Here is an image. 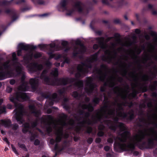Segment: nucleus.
Listing matches in <instances>:
<instances>
[{"label": "nucleus", "mask_w": 157, "mask_h": 157, "mask_svg": "<svg viewBox=\"0 0 157 157\" xmlns=\"http://www.w3.org/2000/svg\"><path fill=\"white\" fill-rule=\"evenodd\" d=\"M89 101V98H86L85 102L80 103L79 108H81L82 110H79V112L81 114L84 115L85 117L82 122L81 125L84 126L85 124H92L94 123L98 120H100L104 117H112L113 121L112 122L108 120L105 121L109 127L113 130H115L117 127H118L121 131H126V128L124 125L122 123L117 122L118 118L117 117H124L128 115L121 111L122 109V106L125 105L124 103H119L117 101L112 103H107L105 104L104 105L101 109L97 111L95 115L92 116V121L87 120V117L90 114L89 113H84L83 110L87 109L89 111L93 110V107L90 104L87 105L86 103Z\"/></svg>", "instance_id": "f257e3e1"}, {"label": "nucleus", "mask_w": 157, "mask_h": 157, "mask_svg": "<svg viewBox=\"0 0 157 157\" xmlns=\"http://www.w3.org/2000/svg\"><path fill=\"white\" fill-rule=\"evenodd\" d=\"M145 136L147 138L149 143L151 144L153 140H157V130L153 128L139 130L132 137H130L128 131H124L116 138L114 144V149L117 151H119L120 150H132L135 144Z\"/></svg>", "instance_id": "f03ea898"}, {"label": "nucleus", "mask_w": 157, "mask_h": 157, "mask_svg": "<svg viewBox=\"0 0 157 157\" xmlns=\"http://www.w3.org/2000/svg\"><path fill=\"white\" fill-rule=\"evenodd\" d=\"M97 42L101 48L105 49V56H104L102 59L109 63L115 60L117 54L118 52H121L123 50L122 48L116 49L115 48L117 44H119L122 46H129L131 45V41L129 40L122 42L118 38H115L114 42L111 43L110 46H108L104 42L103 38L97 39Z\"/></svg>", "instance_id": "7ed1b4c3"}, {"label": "nucleus", "mask_w": 157, "mask_h": 157, "mask_svg": "<svg viewBox=\"0 0 157 157\" xmlns=\"http://www.w3.org/2000/svg\"><path fill=\"white\" fill-rule=\"evenodd\" d=\"M28 87L25 83H23L18 88V92L14 94L13 97L11 96L10 99L13 102L16 107V109L14 112H15V118L17 121L20 124H22L24 121L22 118L24 114L23 110V106L20 103H17L16 101H23L29 99V97L26 94L22 91H25L27 90Z\"/></svg>", "instance_id": "20e7f679"}, {"label": "nucleus", "mask_w": 157, "mask_h": 157, "mask_svg": "<svg viewBox=\"0 0 157 157\" xmlns=\"http://www.w3.org/2000/svg\"><path fill=\"white\" fill-rule=\"evenodd\" d=\"M48 117L51 120V122L49 124L47 130L48 132H50L52 130V128L54 129L56 135V140L53 139L50 140L51 144H54L55 142L56 143L60 141L63 136V127L67 124L72 125L74 123L73 120L71 119L69 121L67 124L66 123L67 116L65 114H62L60 118L55 121H53L50 116Z\"/></svg>", "instance_id": "39448f33"}, {"label": "nucleus", "mask_w": 157, "mask_h": 157, "mask_svg": "<svg viewBox=\"0 0 157 157\" xmlns=\"http://www.w3.org/2000/svg\"><path fill=\"white\" fill-rule=\"evenodd\" d=\"M151 35L153 37L152 43H148L147 45V52L145 53L144 63H148V66H151L154 60H157V33L151 31Z\"/></svg>", "instance_id": "423d86ee"}, {"label": "nucleus", "mask_w": 157, "mask_h": 157, "mask_svg": "<svg viewBox=\"0 0 157 157\" xmlns=\"http://www.w3.org/2000/svg\"><path fill=\"white\" fill-rule=\"evenodd\" d=\"M107 68L106 66L102 65L101 68L99 69L96 70L95 72L97 74V77L102 81L105 80L106 81L104 83V85L101 88V91H105V86H108L110 87L113 86L116 83L117 81H121L116 76L114 75H109V73H107Z\"/></svg>", "instance_id": "0eeeda50"}, {"label": "nucleus", "mask_w": 157, "mask_h": 157, "mask_svg": "<svg viewBox=\"0 0 157 157\" xmlns=\"http://www.w3.org/2000/svg\"><path fill=\"white\" fill-rule=\"evenodd\" d=\"M97 53L95 54L87 59L84 63H82L78 65L77 69L78 72L75 75L76 78L82 77L85 74L88 72V69L91 67L90 63L97 60Z\"/></svg>", "instance_id": "6e6552de"}, {"label": "nucleus", "mask_w": 157, "mask_h": 157, "mask_svg": "<svg viewBox=\"0 0 157 157\" xmlns=\"http://www.w3.org/2000/svg\"><path fill=\"white\" fill-rule=\"evenodd\" d=\"M10 68L9 61L4 62L2 65L0 66V77L4 78L6 75L7 77L13 76V74L10 73L9 71V69Z\"/></svg>", "instance_id": "1a4fd4ad"}, {"label": "nucleus", "mask_w": 157, "mask_h": 157, "mask_svg": "<svg viewBox=\"0 0 157 157\" xmlns=\"http://www.w3.org/2000/svg\"><path fill=\"white\" fill-rule=\"evenodd\" d=\"M128 59L127 56H123L116 63V64L118 65L121 69L120 73L123 76H125L128 72L127 64L126 63Z\"/></svg>", "instance_id": "9d476101"}, {"label": "nucleus", "mask_w": 157, "mask_h": 157, "mask_svg": "<svg viewBox=\"0 0 157 157\" xmlns=\"http://www.w3.org/2000/svg\"><path fill=\"white\" fill-rule=\"evenodd\" d=\"M37 124V121H35L32 124V126L30 127L29 124L28 123H25L24 125V128L22 130V132L23 133H26L27 132H29L32 133V136L30 137V140H34L36 137L37 136V135L35 132H32L33 128L35 127Z\"/></svg>", "instance_id": "9b49d317"}, {"label": "nucleus", "mask_w": 157, "mask_h": 157, "mask_svg": "<svg viewBox=\"0 0 157 157\" xmlns=\"http://www.w3.org/2000/svg\"><path fill=\"white\" fill-rule=\"evenodd\" d=\"M59 82V84L65 85L69 82H75V85L78 88L82 86L83 82L81 81L77 80L76 79L72 78H62L58 80Z\"/></svg>", "instance_id": "f8f14e48"}, {"label": "nucleus", "mask_w": 157, "mask_h": 157, "mask_svg": "<svg viewBox=\"0 0 157 157\" xmlns=\"http://www.w3.org/2000/svg\"><path fill=\"white\" fill-rule=\"evenodd\" d=\"M129 89L128 86L121 88L119 87H117L114 89V91L122 99H124L128 95Z\"/></svg>", "instance_id": "ddd939ff"}, {"label": "nucleus", "mask_w": 157, "mask_h": 157, "mask_svg": "<svg viewBox=\"0 0 157 157\" xmlns=\"http://www.w3.org/2000/svg\"><path fill=\"white\" fill-rule=\"evenodd\" d=\"M92 78H88L87 79L85 90L88 94L92 93L93 90H96L95 85L92 83Z\"/></svg>", "instance_id": "4468645a"}, {"label": "nucleus", "mask_w": 157, "mask_h": 157, "mask_svg": "<svg viewBox=\"0 0 157 157\" xmlns=\"http://www.w3.org/2000/svg\"><path fill=\"white\" fill-rule=\"evenodd\" d=\"M48 71L46 70H44L42 72L40 76V78L45 83L48 85H55V83L51 80L46 75Z\"/></svg>", "instance_id": "2eb2a0df"}, {"label": "nucleus", "mask_w": 157, "mask_h": 157, "mask_svg": "<svg viewBox=\"0 0 157 157\" xmlns=\"http://www.w3.org/2000/svg\"><path fill=\"white\" fill-rule=\"evenodd\" d=\"M141 52V50L139 48L135 47L134 49H130L127 52V56H130L133 59H136L137 58V56L136 53L138 54Z\"/></svg>", "instance_id": "dca6fc26"}, {"label": "nucleus", "mask_w": 157, "mask_h": 157, "mask_svg": "<svg viewBox=\"0 0 157 157\" xmlns=\"http://www.w3.org/2000/svg\"><path fill=\"white\" fill-rule=\"evenodd\" d=\"M12 56L13 61H12V63H10V61L9 60H8L9 61V64H10V68L9 69V71L10 72V71H11L13 69L16 68L18 67V65H17L18 63L20 64L16 60V55L15 52L13 53Z\"/></svg>", "instance_id": "f3484780"}, {"label": "nucleus", "mask_w": 157, "mask_h": 157, "mask_svg": "<svg viewBox=\"0 0 157 157\" xmlns=\"http://www.w3.org/2000/svg\"><path fill=\"white\" fill-rule=\"evenodd\" d=\"M28 69L32 71H34L37 70H40L43 68V66L41 64H38L37 63H31L27 66Z\"/></svg>", "instance_id": "a211bd4d"}, {"label": "nucleus", "mask_w": 157, "mask_h": 157, "mask_svg": "<svg viewBox=\"0 0 157 157\" xmlns=\"http://www.w3.org/2000/svg\"><path fill=\"white\" fill-rule=\"evenodd\" d=\"M76 45H79L80 46V51L76 53V49H75L73 52V55L74 56H76L78 53H82L85 52L86 51V48L85 47L81 44V41L79 40H77L75 41Z\"/></svg>", "instance_id": "6ab92c4d"}, {"label": "nucleus", "mask_w": 157, "mask_h": 157, "mask_svg": "<svg viewBox=\"0 0 157 157\" xmlns=\"http://www.w3.org/2000/svg\"><path fill=\"white\" fill-rule=\"evenodd\" d=\"M17 65H18V67H16L14 69H15L16 71L18 74H21L22 76L21 78V80L23 81L25 79V75L24 72L23 71V68L21 64H17Z\"/></svg>", "instance_id": "aec40b11"}, {"label": "nucleus", "mask_w": 157, "mask_h": 157, "mask_svg": "<svg viewBox=\"0 0 157 157\" xmlns=\"http://www.w3.org/2000/svg\"><path fill=\"white\" fill-rule=\"evenodd\" d=\"M34 102L33 103V104L29 105V108L31 113H33L36 117H38L40 114V112L39 110H36L34 105Z\"/></svg>", "instance_id": "412c9836"}, {"label": "nucleus", "mask_w": 157, "mask_h": 157, "mask_svg": "<svg viewBox=\"0 0 157 157\" xmlns=\"http://www.w3.org/2000/svg\"><path fill=\"white\" fill-rule=\"evenodd\" d=\"M73 7L75 10H77L79 12H81L83 9V5L81 2H77L75 4Z\"/></svg>", "instance_id": "4be33fe9"}, {"label": "nucleus", "mask_w": 157, "mask_h": 157, "mask_svg": "<svg viewBox=\"0 0 157 157\" xmlns=\"http://www.w3.org/2000/svg\"><path fill=\"white\" fill-rule=\"evenodd\" d=\"M38 78H31L30 79L29 82L33 89H35L38 82Z\"/></svg>", "instance_id": "5701e85b"}, {"label": "nucleus", "mask_w": 157, "mask_h": 157, "mask_svg": "<svg viewBox=\"0 0 157 157\" xmlns=\"http://www.w3.org/2000/svg\"><path fill=\"white\" fill-rule=\"evenodd\" d=\"M57 94L55 93L52 94V98L50 99H48L46 102V104H48L49 105H52L53 104V101H54L55 99L56 98Z\"/></svg>", "instance_id": "b1692460"}, {"label": "nucleus", "mask_w": 157, "mask_h": 157, "mask_svg": "<svg viewBox=\"0 0 157 157\" xmlns=\"http://www.w3.org/2000/svg\"><path fill=\"white\" fill-rule=\"evenodd\" d=\"M33 57V53L30 52L29 54L26 55L24 59L25 62L28 63L31 61Z\"/></svg>", "instance_id": "393cba45"}, {"label": "nucleus", "mask_w": 157, "mask_h": 157, "mask_svg": "<svg viewBox=\"0 0 157 157\" xmlns=\"http://www.w3.org/2000/svg\"><path fill=\"white\" fill-rule=\"evenodd\" d=\"M19 48L21 50H28L31 48L29 45L25 44H20L18 45Z\"/></svg>", "instance_id": "a878e982"}, {"label": "nucleus", "mask_w": 157, "mask_h": 157, "mask_svg": "<svg viewBox=\"0 0 157 157\" xmlns=\"http://www.w3.org/2000/svg\"><path fill=\"white\" fill-rule=\"evenodd\" d=\"M2 124L5 127L8 128L11 125V122L10 120L2 121Z\"/></svg>", "instance_id": "bb28decb"}, {"label": "nucleus", "mask_w": 157, "mask_h": 157, "mask_svg": "<svg viewBox=\"0 0 157 157\" xmlns=\"http://www.w3.org/2000/svg\"><path fill=\"white\" fill-rule=\"evenodd\" d=\"M136 79H137L139 78V77H138L137 76H136ZM140 78H141L142 80L144 81L147 80L149 79L148 76L147 75H141Z\"/></svg>", "instance_id": "cd10ccee"}, {"label": "nucleus", "mask_w": 157, "mask_h": 157, "mask_svg": "<svg viewBox=\"0 0 157 157\" xmlns=\"http://www.w3.org/2000/svg\"><path fill=\"white\" fill-rule=\"evenodd\" d=\"M103 3L108 5H110L114 0H101Z\"/></svg>", "instance_id": "c85d7f7f"}, {"label": "nucleus", "mask_w": 157, "mask_h": 157, "mask_svg": "<svg viewBox=\"0 0 157 157\" xmlns=\"http://www.w3.org/2000/svg\"><path fill=\"white\" fill-rule=\"evenodd\" d=\"M51 74L55 77L57 76L58 74L57 69H54L51 72Z\"/></svg>", "instance_id": "c756f323"}, {"label": "nucleus", "mask_w": 157, "mask_h": 157, "mask_svg": "<svg viewBox=\"0 0 157 157\" xmlns=\"http://www.w3.org/2000/svg\"><path fill=\"white\" fill-rule=\"evenodd\" d=\"M67 4V2L66 0H63L60 3L61 7L63 8H65Z\"/></svg>", "instance_id": "7c9ffc66"}, {"label": "nucleus", "mask_w": 157, "mask_h": 157, "mask_svg": "<svg viewBox=\"0 0 157 157\" xmlns=\"http://www.w3.org/2000/svg\"><path fill=\"white\" fill-rule=\"evenodd\" d=\"M157 86V82L155 81L153 84L150 86V88L152 90H155V87Z\"/></svg>", "instance_id": "2f4dec72"}, {"label": "nucleus", "mask_w": 157, "mask_h": 157, "mask_svg": "<svg viewBox=\"0 0 157 157\" xmlns=\"http://www.w3.org/2000/svg\"><path fill=\"white\" fill-rule=\"evenodd\" d=\"M72 96L77 99L79 98L80 96L78 94V93L76 91H75L73 92Z\"/></svg>", "instance_id": "473e14b6"}, {"label": "nucleus", "mask_w": 157, "mask_h": 157, "mask_svg": "<svg viewBox=\"0 0 157 157\" xmlns=\"http://www.w3.org/2000/svg\"><path fill=\"white\" fill-rule=\"evenodd\" d=\"M6 112V107L4 106L3 107H0V114L1 113Z\"/></svg>", "instance_id": "72a5a7b5"}, {"label": "nucleus", "mask_w": 157, "mask_h": 157, "mask_svg": "<svg viewBox=\"0 0 157 157\" xmlns=\"http://www.w3.org/2000/svg\"><path fill=\"white\" fill-rule=\"evenodd\" d=\"M18 146L24 149L25 151H27L25 146L24 144H19Z\"/></svg>", "instance_id": "f704fd0d"}, {"label": "nucleus", "mask_w": 157, "mask_h": 157, "mask_svg": "<svg viewBox=\"0 0 157 157\" xmlns=\"http://www.w3.org/2000/svg\"><path fill=\"white\" fill-rule=\"evenodd\" d=\"M11 147H12L13 151L16 154L18 155V153L17 151L16 150L15 147H14V146H13V144H12L11 145Z\"/></svg>", "instance_id": "c9c22d12"}, {"label": "nucleus", "mask_w": 157, "mask_h": 157, "mask_svg": "<svg viewBox=\"0 0 157 157\" xmlns=\"http://www.w3.org/2000/svg\"><path fill=\"white\" fill-rule=\"evenodd\" d=\"M74 11V10H72L71 11H68L66 13V15H67V16H71L72 14Z\"/></svg>", "instance_id": "e433bc0d"}, {"label": "nucleus", "mask_w": 157, "mask_h": 157, "mask_svg": "<svg viewBox=\"0 0 157 157\" xmlns=\"http://www.w3.org/2000/svg\"><path fill=\"white\" fill-rule=\"evenodd\" d=\"M129 113V117L131 119H132L134 117V114H133V111L131 110V111H130Z\"/></svg>", "instance_id": "4c0bfd02"}, {"label": "nucleus", "mask_w": 157, "mask_h": 157, "mask_svg": "<svg viewBox=\"0 0 157 157\" xmlns=\"http://www.w3.org/2000/svg\"><path fill=\"white\" fill-rule=\"evenodd\" d=\"M37 3L40 5H43L45 3V2L43 0H37Z\"/></svg>", "instance_id": "58836bf2"}, {"label": "nucleus", "mask_w": 157, "mask_h": 157, "mask_svg": "<svg viewBox=\"0 0 157 157\" xmlns=\"http://www.w3.org/2000/svg\"><path fill=\"white\" fill-rule=\"evenodd\" d=\"M99 99L96 98H95L93 100L94 103L95 104H98L99 102Z\"/></svg>", "instance_id": "ea45409f"}, {"label": "nucleus", "mask_w": 157, "mask_h": 157, "mask_svg": "<svg viewBox=\"0 0 157 157\" xmlns=\"http://www.w3.org/2000/svg\"><path fill=\"white\" fill-rule=\"evenodd\" d=\"M6 90L7 92L8 93H10L12 90V88L9 86H8L6 88Z\"/></svg>", "instance_id": "a19ab883"}, {"label": "nucleus", "mask_w": 157, "mask_h": 157, "mask_svg": "<svg viewBox=\"0 0 157 157\" xmlns=\"http://www.w3.org/2000/svg\"><path fill=\"white\" fill-rule=\"evenodd\" d=\"M41 56V55L40 53H37L35 54L34 55V57L36 58L40 57Z\"/></svg>", "instance_id": "79ce46f5"}, {"label": "nucleus", "mask_w": 157, "mask_h": 157, "mask_svg": "<svg viewBox=\"0 0 157 157\" xmlns=\"http://www.w3.org/2000/svg\"><path fill=\"white\" fill-rule=\"evenodd\" d=\"M18 128V125L17 124H13V129H14V130H16Z\"/></svg>", "instance_id": "37998d69"}, {"label": "nucleus", "mask_w": 157, "mask_h": 157, "mask_svg": "<svg viewBox=\"0 0 157 157\" xmlns=\"http://www.w3.org/2000/svg\"><path fill=\"white\" fill-rule=\"evenodd\" d=\"M64 89H62L59 90V93L60 94H62L65 92Z\"/></svg>", "instance_id": "c03bdc74"}, {"label": "nucleus", "mask_w": 157, "mask_h": 157, "mask_svg": "<svg viewBox=\"0 0 157 157\" xmlns=\"http://www.w3.org/2000/svg\"><path fill=\"white\" fill-rule=\"evenodd\" d=\"M145 38L147 40H149L150 38V36L148 34H146L145 35Z\"/></svg>", "instance_id": "a18cd8bd"}, {"label": "nucleus", "mask_w": 157, "mask_h": 157, "mask_svg": "<svg viewBox=\"0 0 157 157\" xmlns=\"http://www.w3.org/2000/svg\"><path fill=\"white\" fill-rule=\"evenodd\" d=\"M40 143V141L38 140H36L34 142V144L35 145H38Z\"/></svg>", "instance_id": "49530a36"}, {"label": "nucleus", "mask_w": 157, "mask_h": 157, "mask_svg": "<svg viewBox=\"0 0 157 157\" xmlns=\"http://www.w3.org/2000/svg\"><path fill=\"white\" fill-rule=\"evenodd\" d=\"M15 82V81L14 79H11L10 81V83L11 85H13Z\"/></svg>", "instance_id": "de8ad7c7"}, {"label": "nucleus", "mask_w": 157, "mask_h": 157, "mask_svg": "<svg viewBox=\"0 0 157 157\" xmlns=\"http://www.w3.org/2000/svg\"><path fill=\"white\" fill-rule=\"evenodd\" d=\"M62 44L63 46H65L67 44V42L66 41H63L62 42Z\"/></svg>", "instance_id": "09e8293b"}, {"label": "nucleus", "mask_w": 157, "mask_h": 157, "mask_svg": "<svg viewBox=\"0 0 157 157\" xmlns=\"http://www.w3.org/2000/svg\"><path fill=\"white\" fill-rule=\"evenodd\" d=\"M21 49H20L18 50L17 52V55L18 56H20L21 55Z\"/></svg>", "instance_id": "8fccbe9b"}, {"label": "nucleus", "mask_w": 157, "mask_h": 157, "mask_svg": "<svg viewBox=\"0 0 157 157\" xmlns=\"http://www.w3.org/2000/svg\"><path fill=\"white\" fill-rule=\"evenodd\" d=\"M104 133L102 131H100L98 133V135L99 136H101L103 135Z\"/></svg>", "instance_id": "3c124183"}, {"label": "nucleus", "mask_w": 157, "mask_h": 157, "mask_svg": "<svg viewBox=\"0 0 157 157\" xmlns=\"http://www.w3.org/2000/svg\"><path fill=\"white\" fill-rule=\"evenodd\" d=\"M107 141L109 143H112L113 142V140L112 138H109L108 139Z\"/></svg>", "instance_id": "603ef678"}, {"label": "nucleus", "mask_w": 157, "mask_h": 157, "mask_svg": "<svg viewBox=\"0 0 157 157\" xmlns=\"http://www.w3.org/2000/svg\"><path fill=\"white\" fill-rule=\"evenodd\" d=\"M51 63L48 61H47L46 63V65L47 67H49L51 65Z\"/></svg>", "instance_id": "864d4df0"}, {"label": "nucleus", "mask_w": 157, "mask_h": 157, "mask_svg": "<svg viewBox=\"0 0 157 157\" xmlns=\"http://www.w3.org/2000/svg\"><path fill=\"white\" fill-rule=\"evenodd\" d=\"M93 140V139L92 138H89L87 140V142L88 143L90 144L92 142Z\"/></svg>", "instance_id": "5fc2aeb1"}, {"label": "nucleus", "mask_w": 157, "mask_h": 157, "mask_svg": "<svg viewBox=\"0 0 157 157\" xmlns=\"http://www.w3.org/2000/svg\"><path fill=\"white\" fill-rule=\"evenodd\" d=\"M110 147L108 146H106L104 147V149L106 151H108L110 149Z\"/></svg>", "instance_id": "6e6d98bb"}, {"label": "nucleus", "mask_w": 157, "mask_h": 157, "mask_svg": "<svg viewBox=\"0 0 157 157\" xmlns=\"http://www.w3.org/2000/svg\"><path fill=\"white\" fill-rule=\"evenodd\" d=\"M113 37H109L108 38H107L105 40V42L106 43L108 42L111 39L113 38Z\"/></svg>", "instance_id": "4d7b16f0"}, {"label": "nucleus", "mask_w": 157, "mask_h": 157, "mask_svg": "<svg viewBox=\"0 0 157 157\" xmlns=\"http://www.w3.org/2000/svg\"><path fill=\"white\" fill-rule=\"evenodd\" d=\"M98 47V45L97 44H94L93 46V48L94 49H96Z\"/></svg>", "instance_id": "13d9d810"}, {"label": "nucleus", "mask_w": 157, "mask_h": 157, "mask_svg": "<svg viewBox=\"0 0 157 157\" xmlns=\"http://www.w3.org/2000/svg\"><path fill=\"white\" fill-rule=\"evenodd\" d=\"M92 130V128L91 127H88L87 129V132L88 133H90Z\"/></svg>", "instance_id": "bf43d9fd"}, {"label": "nucleus", "mask_w": 157, "mask_h": 157, "mask_svg": "<svg viewBox=\"0 0 157 157\" xmlns=\"http://www.w3.org/2000/svg\"><path fill=\"white\" fill-rule=\"evenodd\" d=\"M101 141V139L100 138H97L95 140V141L96 143H99Z\"/></svg>", "instance_id": "052dcab7"}, {"label": "nucleus", "mask_w": 157, "mask_h": 157, "mask_svg": "<svg viewBox=\"0 0 157 157\" xmlns=\"http://www.w3.org/2000/svg\"><path fill=\"white\" fill-rule=\"evenodd\" d=\"M7 108L9 109H12V106L10 104H8L7 105Z\"/></svg>", "instance_id": "680f3d73"}, {"label": "nucleus", "mask_w": 157, "mask_h": 157, "mask_svg": "<svg viewBox=\"0 0 157 157\" xmlns=\"http://www.w3.org/2000/svg\"><path fill=\"white\" fill-rule=\"evenodd\" d=\"M136 93H137V92H136V91L134 90H133V93L132 94V96L133 97H135V95H136Z\"/></svg>", "instance_id": "e2e57ef3"}, {"label": "nucleus", "mask_w": 157, "mask_h": 157, "mask_svg": "<svg viewBox=\"0 0 157 157\" xmlns=\"http://www.w3.org/2000/svg\"><path fill=\"white\" fill-rule=\"evenodd\" d=\"M50 47L51 48H53L55 47V44L54 43H52L50 44Z\"/></svg>", "instance_id": "0e129e2a"}, {"label": "nucleus", "mask_w": 157, "mask_h": 157, "mask_svg": "<svg viewBox=\"0 0 157 157\" xmlns=\"http://www.w3.org/2000/svg\"><path fill=\"white\" fill-rule=\"evenodd\" d=\"M135 32L137 34H139L140 33V31L139 29H136L135 30Z\"/></svg>", "instance_id": "69168bd1"}, {"label": "nucleus", "mask_w": 157, "mask_h": 157, "mask_svg": "<svg viewBox=\"0 0 157 157\" xmlns=\"http://www.w3.org/2000/svg\"><path fill=\"white\" fill-rule=\"evenodd\" d=\"M4 141H6L8 144H9L10 143L8 141L7 139L6 138H5L3 139Z\"/></svg>", "instance_id": "338daca9"}, {"label": "nucleus", "mask_w": 157, "mask_h": 157, "mask_svg": "<svg viewBox=\"0 0 157 157\" xmlns=\"http://www.w3.org/2000/svg\"><path fill=\"white\" fill-rule=\"evenodd\" d=\"M152 14L154 15H157V12L154 10L152 12Z\"/></svg>", "instance_id": "774afa93"}]
</instances>
